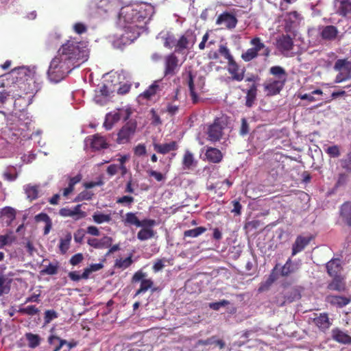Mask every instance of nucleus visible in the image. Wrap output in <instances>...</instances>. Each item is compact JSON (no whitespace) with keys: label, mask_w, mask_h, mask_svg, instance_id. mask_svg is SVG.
Masks as SVG:
<instances>
[{"label":"nucleus","mask_w":351,"mask_h":351,"mask_svg":"<svg viewBox=\"0 0 351 351\" xmlns=\"http://www.w3.org/2000/svg\"><path fill=\"white\" fill-rule=\"evenodd\" d=\"M226 125L223 118H215L213 123L208 126L206 132L208 139L212 142L219 141L222 137Z\"/></svg>","instance_id":"6e6552de"},{"label":"nucleus","mask_w":351,"mask_h":351,"mask_svg":"<svg viewBox=\"0 0 351 351\" xmlns=\"http://www.w3.org/2000/svg\"><path fill=\"white\" fill-rule=\"evenodd\" d=\"M18 176V173L16 172V169L15 167H12L9 168L5 172L3 173V178L8 181H14L16 179Z\"/></svg>","instance_id":"6e6d98bb"},{"label":"nucleus","mask_w":351,"mask_h":351,"mask_svg":"<svg viewBox=\"0 0 351 351\" xmlns=\"http://www.w3.org/2000/svg\"><path fill=\"white\" fill-rule=\"evenodd\" d=\"M285 84L282 81L269 80L264 84V89L267 95H276L280 93Z\"/></svg>","instance_id":"6ab92c4d"},{"label":"nucleus","mask_w":351,"mask_h":351,"mask_svg":"<svg viewBox=\"0 0 351 351\" xmlns=\"http://www.w3.org/2000/svg\"><path fill=\"white\" fill-rule=\"evenodd\" d=\"M334 69L339 71L335 80V83H341L351 79V62L346 59L337 60L335 63Z\"/></svg>","instance_id":"0eeeda50"},{"label":"nucleus","mask_w":351,"mask_h":351,"mask_svg":"<svg viewBox=\"0 0 351 351\" xmlns=\"http://www.w3.org/2000/svg\"><path fill=\"white\" fill-rule=\"evenodd\" d=\"M331 277L332 280L328 284L327 289L339 292L344 291L346 287L345 278L341 275Z\"/></svg>","instance_id":"b1692460"},{"label":"nucleus","mask_w":351,"mask_h":351,"mask_svg":"<svg viewBox=\"0 0 351 351\" xmlns=\"http://www.w3.org/2000/svg\"><path fill=\"white\" fill-rule=\"evenodd\" d=\"M48 342L50 345H55L56 343L57 347H55L52 351H59L63 346L67 343V341L65 339H62L59 337L55 335H51L48 338Z\"/></svg>","instance_id":"79ce46f5"},{"label":"nucleus","mask_w":351,"mask_h":351,"mask_svg":"<svg viewBox=\"0 0 351 351\" xmlns=\"http://www.w3.org/2000/svg\"><path fill=\"white\" fill-rule=\"evenodd\" d=\"M313 239L312 236L304 237L299 235L296 237L295 242L292 245L291 256H294L298 253L302 252L308 245L311 240Z\"/></svg>","instance_id":"4468645a"},{"label":"nucleus","mask_w":351,"mask_h":351,"mask_svg":"<svg viewBox=\"0 0 351 351\" xmlns=\"http://www.w3.org/2000/svg\"><path fill=\"white\" fill-rule=\"evenodd\" d=\"M293 272H294V268L293 267L291 259L289 258L282 266L280 274L282 276H287Z\"/></svg>","instance_id":"3c124183"},{"label":"nucleus","mask_w":351,"mask_h":351,"mask_svg":"<svg viewBox=\"0 0 351 351\" xmlns=\"http://www.w3.org/2000/svg\"><path fill=\"white\" fill-rule=\"evenodd\" d=\"M283 298H285L287 303H291L298 300L301 298L300 291L295 287L288 288L283 291Z\"/></svg>","instance_id":"7c9ffc66"},{"label":"nucleus","mask_w":351,"mask_h":351,"mask_svg":"<svg viewBox=\"0 0 351 351\" xmlns=\"http://www.w3.org/2000/svg\"><path fill=\"white\" fill-rule=\"evenodd\" d=\"M93 195L94 194L93 192L84 190L77 195V197L75 198V202L91 199Z\"/></svg>","instance_id":"bf43d9fd"},{"label":"nucleus","mask_w":351,"mask_h":351,"mask_svg":"<svg viewBox=\"0 0 351 351\" xmlns=\"http://www.w3.org/2000/svg\"><path fill=\"white\" fill-rule=\"evenodd\" d=\"M179 59L173 53H171L166 56L164 58V75L173 76L179 70Z\"/></svg>","instance_id":"9b49d317"},{"label":"nucleus","mask_w":351,"mask_h":351,"mask_svg":"<svg viewBox=\"0 0 351 351\" xmlns=\"http://www.w3.org/2000/svg\"><path fill=\"white\" fill-rule=\"evenodd\" d=\"M325 152L331 158H337L341 152L338 145L329 146L325 149Z\"/></svg>","instance_id":"13d9d810"},{"label":"nucleus","mask_w":351,"mask_h":351,"mask_svg":"<svg viewBox=\"0 0 351 351\" xmlns=\"http://www.w3.org/2000/svg\"><path fill=\"white\" fill-rule=\"evenodd\" d=\"M154 7L150 3H141L134 5H126L120 10L119 13V22L120 24L128 25L134 24V16L137 14H154Z\"/></svg>","instance_id":"7ed1b4c3"},{"label":"nucleus","mask_w":351,"mask_h":351,"mask_svg":"<svg viewBox=\"0 0 351 351\" xmlns=\"http://www.w3.org/2000/svg\"><path fill=\"white\" fill-rule=\"evenodd\" d=\"M154 236V232L149 228H143L137 234V238L141 241H145L152 238Z\"/></svg>","instance_id":"de8ad7c7"},{"label":"nucleus","mask_w":351,"mask_h":351,"mask_svg":"<svg viewBox=\"0 0 351 351\" xmlns=\"http://www.w3.org/2000/svg\"><path fill=\"white\" fill-rule=\"evenodd\" d=\"M194 158L193 155L189 151H186L184 155L182 160V165L184 169H189L193 165Z\"/></svg>","instance_id":"09e8293b"},{"label":"nucleus","mask_w":351,"mask_h":351,"mask_svg":"<svg viewBox=\"0 0 351 351\" xmlns=\"http://www.w3.org/2000/svg\"><path fill=\"white\" fill-rule=\"evenodd\" d=\"M219 52L222 56L224 57L225 59L228 60V62L234 59L233 56L230 54V50L224 45H221L219 46Z\"/></svg>","instance_id":"e2e57ef3"},{"label":"nucleus","mask_w":351,"mask_h":351,"mask_svg":"<svg viewBox=\"0 0 351 351\" xmlns=\"http://www.w3.org/2000/svg\"><path fill=\"white\" fill-rule=\"evenodd\" d=\"M207 159L212 162H219L222 159L221 151L217 148L208 147L206 152Z\"/></svg>","instance_id":"473e14b6"},{"label":"nucleus","mask_w":351,"mask_h":351,"mask_svg":"<svg viewBox=\"0 0 351 351\" xmlns=\"http://www.w3.org/2000/svg\"><path fill=\"white\" fill-rule=\"evenodd\" d=\"M339 34V30L337 27L334 25L323 26L321 32L320 36L324 40L332 41L335 40Z\"/></svg>","instance_id":"4be33fe9"},{"label":"nucleus","mask_w":351,"mask_h":351,"mask_svg":"<svg viewBox=\"0 0 351 351\" xmlns=\"http://www.w3.org/2000/svg\"><path fill=\"white\" fill-rule=\"evenodd\" d=\"M339 214L342 222L351 227V201H346L340 206Z\"/></svg>","instance_id":"a211bd4d"},{"label":"nucleus","mask_w":351,"mask_h":351,"mask_svg":"<svg viewBox=\"0 0 351 351\" xmlns=\"http://www.w3.org/2000/svg\"><path fill=\"white\" fill-rule=\"evenodd\" d=\"M124 223L129 225H134L138 227L140 225V220L134 213H128L125 214Z\"/></svg>","instance_id":"8fccbe9b"},{"label":"nucleus","mask_w":351,"mask_h":351,"mask_svg":"<svg viewBox=\"0 0 351 351\" xmlns=\"http://www.w3.org/2000/svg\"><path fill=\"white\" fill-rule=\"evenodd\" d=\"M86 142L89 143L93 151H99L109 147L106 138L99 134H95L88 136Z\"/></svg>","instance_id":"ddd939ff"},{"label":"nucleus","mask_w":351,"mask_h":351,"mask_svg":"<svg viewBox=\"0 0 351 351\" xmlns=\"http://www.w3.org/2000/svg\"><path fill=\"white\" fill-rule=\"evenodd\" d=\"M228 71L232 75V80L238 82L242 81L244 78L245 69H240L234 59L228 62Z\"/></svg>","instance_id":"2eb2a0df"},{"label":"nucleus","mask_w":351,"mask_h":351,"mask_svg":"<svg viewBox=\"0 0 351 351\" xmlns=\"http://www.w3.org/2000/svg\"><path fill=\"white\" fill-rule=\"evenodd\" d=\"M131 113L132 112L130 109H126L125 110H120L117 112L108 113L106 115L104 127L106 130H110L112 128L113 125L121 119H123L124 121L128 120L130 117Z\"/></svg>","instance_id":"1a4fd4ad"},{"label":"nucleus","mask_w":351,"mask_h":351,"mask_svg":"<svg viewBox=\"0 0 351 351\" xmlns=\"http://www.w3.org/2000/svg\"><path fill=\"white\" fill-rule=\"evenodd\" d=\"M341 166L348 173H351V151L348 152L346 157L341 160Z\"/></svg>","instance_id":"5fc2aeb1"},{"label":"nucleus","mask_w":351,"mask_h":351,"mask_svg":"<svg viewBox=\"0 0 351 351\" xmlns=\"http://www.w3.org/2000/svg\"><path fill=\"white\" fill-rule=\"evenodd\" d=\"M195 41L196 36L194 34V32L192 30L189 29L179 38L175 45L176 50L181 52L184 49H189V45L193 46L195 43Z\"/></svg>","instance_id":"f8f14e48"},{"label":"nucleus","mask_w":351,"mask_h":351,"mask_svg":"<svg viewBox=\"0 0 351 351\" xmlns=\"http://www.w3.org/2000/svg\"><path fill=\"white\" fill-rule=\"evenodd\" d=\"M58 267L59 265L58 262L55 265L50 263L45 269H42L40 273L41 274L55 275L58 273Z\"/></svg>","instance_id":"864d4df0"},{"label":"nucleus","mask_w":351,"mask_h":351,"mask_svg":"<svg viewBox=\"0 0 351 351\" xmlns=\"http://www.w3.org/2000/svg\"><path fill=\"white\" fill-rule=\"evenodd\" d=\"M72 235L71 232H68L64 238L60 239L59 250L61 254H65L70 248Z\"/></svg>","instance_id":"72a5a7b5"},{"label":"nucleus","mask_w":351,"mask_h":351,"mask_svg":"<svg viewBox=\"0 0 351 351\" xmlns=\"http://www.w3.org/2000/svg\"><path fill=\"white\" fill-rule=\"evenodd\" d=\"M10 90H0V108H5V104L10 99ZM0 112L4 113L1 110Z\"/></svg>","instance_id":"49530a36"},{"label":"nucleus","mask_w":351,"mask_h":351,"mask_svg":"<svg viewBox=\"0 0 351 351\" xmlns=\"http://www.w3.org/2000/svg\"><path fill=\"white\" fill-rule=\"evenodd\" d=\"M348 180V175L346 173H340L338 175L337 182L335 184V188L338 189L345 186Z\"/></svg>","instance_id":"4d7b16f0"},{"label":"nucleus","mask_w":351,"mask_h":351,"mask_svg":"<svg viewBox=\"0 0 351 351\" xmlns=\"http://www.w3.org/2000/svg\"><path fill=\"white\" fill-rule=\"evenodd\" d=\"M328 302L332 305L342 308L348 305L351 302V299L345 296L329 295Z\"/></svg>","instance_id":"2f4dec72"},{"label":"nucleus","mask_w":351,"mask_h":351,"mask_svg":"<svg viewBox=\"0 0 351 351\" xmlns=\"http://www.w3.org/2000/svg\"><path fill=\"white\" fill-rule=\"evenodd\" d=\"M137 128V123L135 120H130L121 127L117 133L116 142L118 144H126L131 141Z\"/></svg>","instance_id":"39448f33"},{"label":"nucleus","mask_w":351,"mask_h":351,"mask_svg":"<svg viewBox=\"0 0 351 351\" xmlns=\"http://www.w3.org/2000/svg\"><path fill=\"white\" fill-rule=\"evenodd\" d=\"M133 263L132 255L125 258V259H117L114 263V267L120 269H126L129 267Z\"/></svg>","instance_id":"a18cd8bd"},{"label":"nucleus","mask_w":351,"mask_h":351,"mask_svg":"<svg viewBox=\"0 0 351 351\" xmlns=\"http://www.w3.org/2000/svg\"><path fill=\"white\" fill-rule=\"evenodd\" d=\"M58 313L54 310H47L45 312L44 321L45 324H49L53 319L58 317Z\"/></svg>","instance_id":"680f3d73"},{"label":"nucleus","mask_w":351,"mask_h":351,"mask_svg":"<svg viewBox=\"0 0 351 351\" xmlns=\"http://www.w3.org/2000/svg\"><path fill=\"white\" fill-rule=\"evenodd\" d=\"M154 150L162 154H166L171 151L176 150L178 148V145L176 141H171L169 143L165 144H154Z\"/></svg>","instance_id":"c756f323"},{"label":"nucleus","mask_w":351,"mask_h":351,"mask_svg":"<svg viewBox=\"0 0 351 351\" xmlns=\"http://www.w3.org/2000/svg\"><path fill=\"white\" fill-rule=\"evenodd\" d=\"M88 49L85 43L67 40L51 60L48 71L49 80L54 83L62 80L73 69L87 60Z\"/></svg>","instance_id":"f257e3e1"},{"label":"nucleus","mask_w":351,"mask_h":351,"mask_svg":"<svg viewBox=\"0 0 351 351\" xmlns=\"http://www.w3.org/2000/svg\"><path fill=\"white\" fill-rule=\"evenodd\" d=\"M81 204H77L73 208V209H72L74 219L76 221L80 219H83L86 216V212L81 210Z\"/></svg>","instance_id":"052dcab7"},{"label":"nucleus","mask_w":351,"mask_h":351,"mask_svg":"<svg viewBox=\"0 0 351 351\" xmlns=\"http://www.w3.org/2000/svg\"><path fill=\"white\" fill-rule=\"evenodd\" d=\"M159 90V86L158 84V82L155 81L152 85H150L147 89H146L143 93H142L139 97H143L147 100H149L152 99L153 96H154L157 91Z\"/></svg>","instance_id":"f704fd0d"},{"label":"nucleus","mask_w":351,"mask_h":351,"mask_svg":"<svg viewBox=\"0 0 351 351\" xmlns=\"http://www.w3.org/2000/svg\"><path fill=\"white\" fill-rule=\"evenodd\" d=\"M153 14H137L134 16V24L124 25V33L121 35V40L125 43H131L136 40L144 31L147 22Z\"/></svg>","instance_id":"f03ea898"},{"label":"nucleus","mask_w":351,"mask_h":351,"mask_svg":"<svg viewBox=\"0 0 351 351\" xmlns=\"http://www.w3.org/2000/svg\"><path fill=\"white\" fill-rule=\"evenodd\" d=\"M331 337L335 341L339 343L344 345L351 344V336L348 335L347 332L342 330L339 328L337 327L332 329Z\"/></svg>","instance_id":"dca6fc26"},{"label":"nucleus","mask_w":351,"mask_h":351,"mask_svg":"<svg viewBox=\"0 0 351 351\" xmlns=\"http://www.w3.org/2000/svg\"><path fill=\"white\" fill-rule=\"evenodd\" d=\"M223 23L228 29H233L237 24V19L234 15L225 12L219 15L216 21L217 25H221Z\"/></svg>","instance_id":"aec40b11"},{"label":"nucleus","mask_w":351,"mask_h":351,"mask_svg":"<svg viewBox=\"0 0 351 351\" xmlns=\"http://www.w3.org/2000/svg\"><path fill=\"white\" fill-rule=\"evenodd\" d=\"M146 277L147 274L143 272L142 270L137 271L133 275L132 278V282L136 283L141 282L140 287L136 290L134 295L135 296L144 293L149 289H152V292L156 291V289H152L154 286L153 280L151 278H146Z\"/></svg>","instance_id":"423d86ee"},{"label":"nucleus","mask_w":351,"mask_h":351,"mask_svg":"<svg viewBox=\"0 0 351 351\" xmlns=\"http://www.w3.org/2000/svg\"><path fill=\"white\" fill-rule=\"evenodd\" d=\"M21 315L34 316L39 314L40 310L35 305H29L26 307H20L17 311Z\"/></svg>","instance_id":"4c0bfd02"},{"label":"nucleus","mask_w":351,"mask_h":351,"mask_svg":"<svg viewBox=\"0 0 351 351\" xmlns=\"http://www.w3.org/2000/svg\"><path fill=\"white\" fill-rule=\"evenodd\" d=\"M188 75V86L190 91V95L193 100V103L195 104L198 101V97L195 90V85L193 82V76L192 72L189 71Z\"/></svg>","instance_id":"ea45409f"},{"label":"nucleus","mask_w":351,"mask_h":351,"mask_svg":"<svg viewBox=\"0 0 351 351\" xmlns=\"http://www.w3.org/2000/svg\"><path fill=\"white\" fill-rule=\"evenodd\" d=\"M230 304V302L226 300H222L216 302L209 303V307L215 311H218L221 307H224Z\"/></svg>","instance_id":"69168bd1"},{"label":"nucleus","mask_w":351,"mask_h":351,"mask_svg":"<svg viewBox=\"0 0 351 351\" xmlns=\"http://www.w3.org/2000/svg\"><path fill=\"white\" fill-rule=\"evenodd\" d=\"M83 260V254L82 253H77L71 256V258L69 260V263L73 266H75L80 263Z\"/></svg>","instance_id":"338daca9"},{"label":"nucleus","mask_w":351,"mask_h":351,"mask_svg":"<svg viewBox=\"0 0 351 351\" xmlns=\"http://www.w3.org/2000/svg\"><path fill=\"white\" fill-rule=\"evenodd\" d=\"M242 91L245 93V106L252 108L256 100L258 84H252L249 88L243 89Z\"/></svg>","instance_id":"412c9836"},{"label":"nucleus","mask_w":351,"mask_h":351,"mask_svg":"<svg viewBox=\"0 0 351 351\" xmlns=\"http://www.w3.org/2000/svg\"><path fill=\"white\" fill-rule=\"evenodd\" d=\"M134 154L138 156H142L146 154V147L144 144H138L134 149Z\"/></svg>","instance_id":"774afa93"},{"label":"nucleus","mask_w":351,"mask_h":351,"mask_svg":"<svg viewBox=\"0 0 351 351\" xmlns=\"http://www.w3.org/2000/svg\"><path fill=\"white\" fill-rule=\"evenodd\" d=\"M276 47L281 52L289 51L293 48V41L289 34H282L276 39Z\"/></svg>","instance_id":"f3484780"},{"label":"nucleus","mask_w":351,"mask_h":351,"mask_svg":"<svg viewBox=\"0 0 351 351\" xmlns=\"http://www.w3.org/2000/svg\"><path fill=\"white\" fill-rule=\"evenodd\" d=\"M38 186L28 184L25 186V194L30 200H34L38 197Z\"/></svg>","instance_id":"e433bc0d"},{"label":"nucleus","mask_w":351,"mask_h":351,"mask_svg":"<svg viewBox=\"0 0 351 351\" xmlns=\"http://www.w3.org/2000/svg\"><path fill=\"white\" fill-rule=\"evenodd\" d=\"M134 202V198L132 196H130V195H124V196L118 197L116 200L117 204L128 206V208H131V206Z\"/></svg>","instance_id":"603ef678"},{"label":"nucleus","mask_w":351,"mask_h":351,"mask_svg":"<svg viewBox=\"0 0 351 351\" xmlns=\"http://www.w3.org/2000/svg\"><path fill=\"white\" fill-rule=\"evenodd\" d=\"M206 231V228L203 226H199L193 229L185 230L184 232V237L195 238Z\"/></svg>","instance_id":"a19ab883"},{"label":"nucleus","mask_w":351,"mask_h":351,"mask_svg":"<svg viewBox=\"0 0 351 351\" xmlns=\"http://www.w3.org/2000/svg\"><path fill=\"white\" fill-rule=\"evenodd\" d=\"M335 7L337 12L341 16L351 14V1L350 0H335Z\"/></svg>","instance_id":"393cba45"},{"label":"nucleus","mask_w":351,"mask_h":351,"mask_svg":"<svg viewBox=\"0 0 351 351\" xmlns=\"http://www.w3.org/2000/svg\"><path fill=\"white\" fill-rule=\"evenodd\" d=\"M112 243V239L108 236H104L100 239L95 238L88 239L87 243L96 249H104L110 247Z\"/></svg>","instance_id":"5701e85b"},{"label":"nucleus","mask_w":351,"mask_h":351,"mask_svg":"<svg viewBox=\"0 0 351 351\" xmlns=\"http://www.w3.org/2000/svg\"><path fill=\"white\" fill-rule=\"evenodd\" d=\"M115 1L99 0V1L96 3V8L99 14L107 13L115 9Z\"/></svg>","instance_id":"cd10ccee"},{"label":"nucleus","mask_w":351,"mask_h":351,"mask_svg":"<svg viewBox=\"0 0 351 351\" xmlns=\"http://www.w3.org/2000/svg\"><path fill=\"white\" fill-rule=\"evenodd\" d=\"M252 47L247 49L242 53L241 58L245 62H250L258 56V52L265 48V44L261 41L259 37H254L250 42Z\"/></svg>","instance_id":"9d476101"},{"label":"nucleus","mask_w":351,"mask_h":351,"mask_svg":"<svg viewBox=\"0 0 351 351\" xmlns=\"http://www.w3.org/2000/svg\"><path fill=\"white\" fill-rule=\"evenodd\" d=\"M327 273L330 276H336L341 275L342 267L339 258H332L326 263Z\"/></svg>","instance_id":"a878e982"},{"label":"nucleus","mask_w":351,"mask_h":351,"mask_svg":"<svg viewBox=\"0 0 351 351\" xmlns=\"http://www.w3.org/2000/svg\"><path fill=\"white\" fill-rule=\"evenodd\" d=\"M269 73L276 78L275 80L282 81L283 83H286L287 73L283 67L280 66H273L269 69Z\"/></svg>","instance_id":"c85d7f7f"},{"label":"nucleus","mask_w":351,"mask_h":351,"mask_svg":"<svg viewBox=\"0 0 351 351\" xmlns=\"http://www.w3.org/2000/svg\"><path fill=\"white\" fill-rule=\"evenodd\" d=\"M104 267V265L102 263H95L91 264L89 267L85 268L83 271V278L88 279L90 274L92 272L97 271L101 269Z\"/></svg>","instance_id":"c03bdc74"},{"label":"nucleus","mask_w":351,"mask_h":351,"mask_svg":"<svg viewBox=\"0 0 351 351\" xmlns=\"http://www.w3.org/2000/svg\"><path fill=\"white\" fill-rule=\"evenodd\" d=\"M313 322L323 331L329 328L331 325L328 315L326 313H319L318 316L313 319Z\"/></svg>","instance_id":"bb28decb"},{"label":"nucleus","mask_w":351,"mask_h":351,"mask_svg":"<svg viewBox=\"0 0 351 351\" xmlns=\"http://www.w3.org/2000/svg\"><path fill=\"white\" fill-rule=\"evenodd\" d=\"M25 337L28 341V346L31 348L38 347L40 343V337L38 335L27 332L25 334Z\"/></svg>","instance_id":"58836bf2"},{"label":"nucleus","mask_w":351,"mask_h":351,"mask_svg":"<svg viewBox=\"0 0 351 351\" xmlns=\"http://www.w3.org/2000/svg\"><path fill=\"white\" fill-rule=\"evenodd\" d=\"M12 280L5 275H0V296L8 294L10 291Z\"/></svg>","instance_id":"c9c22d12"},{"label":"nucleus","mask_w":351,"mask_h":351,"mask_svg":"<svg viewBox=\"0 0 351 351\" xmlns=\"http://www.w3.org/2000/svg\"><path fill=\"white\" fill-rule=\"evenodd\" d=\"M300 19V14L297 11L287 13L286 21L290 24L295 23Z\"/></svg>","instance_id":"0e129e2a"},{"label":"nucleus","mask_w":351,"mask_h":351,"mask_svg":"<svg viewBox=\"0 0 351 351\" xmlns=\"http://www.w3.org/2000/svg\"><path fill=\"white\" fill-rule=\"evenodd\" d=\"M93 219L96 223L100 224L104 222H110L112 220V217L110 214L95 212L93 215Z\"/></svg>","instance_id":"37998d69"},{"label":"nucleus","mask_w":351,"mask_h":351,"mask_svg":"<svg viewBox=\"0 0 351 351\" xmlns=\"http://www.w3.org/2000/svg\"><path fill=\"white\" fill-rule=\"evenodd\" d=\"M29 71L25 66L14 68L11 71L12 75H15L19 87L23 89L25 93H32L33 88H26V85H30L31 82H34V80L30 77Z\"/></svg>","instance_id":"20e7f679"}]
</instances>
